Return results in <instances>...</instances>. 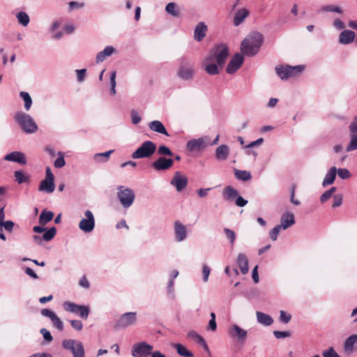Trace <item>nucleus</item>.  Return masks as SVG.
Listing matches in <instances>:
<instances>
[{
    "label": "nucleus",
    "instance_id": "64",
    "mask_svg": "<svg viewBox=\"0 0 357 357\" xmlns=\"http://www.w3.org/2000/svg\"><path fill=\"white\" fill-rule=\"evenodd\" d=\"M40 333L43 335L44 339L48 342L52 341L53 337L49 331L45 328H42L40 331Z\"/></svg>",
    "mask_w": 357,
    "mask_h": 357
},
{
    "label": "nucleus",
    "instance_id": "14",
    "mask_svg": "<svg viewBox=\"0 0 357 357\" xmlns=\"http://www.w3.org/2000/svg\"><path fill=\"white\" fill-rule=\"evenodd\" d=\"M208 140L206 136L189 140L186 143V149L190 152L201 151L207 147Z\"/></svg>",
    "mask_w": 357,
    "mask_h": 357
},
{
    "label": "nucleus",
    "instance_id": "32",
    "mask_svg": "<svg viewBox=\"0 0 357 357\" xmlns=\"http://www.w3.org/2000/svg\"><path fill=\"white\" fill-rule=\"evenodd\" d=\"M336 178V167H332L329 169V170L326 174L323 181L322 186L326 187L329 185H331L334 183Z\"/></svg>",
    "mask_w": 357,
    "mask_h": 357
},
{
    "label": "nucleus",
    "instance_id": "58",
    "mask_svg": "<svg viewBox=\"0 0 357 357\" xmlns=\"http://www.w3.org/2000/svg\"><path fill=\"white\" fill-rule=\"evenodd\" d=\"M77 75V79L79 82H82L85 79L86 69H78L75 70Z\"/></svg>",
    "mask_w": 357,
    "mask_h": 357
},
{
    "label": "nucleus",
    "instance_id": "50",
    "mask_svg": "<svg viewBox=\"0 0 357 357\" xmlns=\"http://www.w3.org/2000/svg\"><path fill=\"white\" fill-rule=\"evenodd\" d=\"M224 232L227 238L229 241L230 243L234 244L236 238L235 232L229 228H225Z\"/></svg>",
    "mask_w": 357,
    "mask_h": 357
},
{
    "label": "nucleus",
    "instance_id": "3",
    "mask_svg": "<svg viewBox=\"0 0 357 357\" xmlns=\"http://www.w3.org/2000/svg\"><path fill=\"white\" fill-rule=\"evenodd\" d=\"M305 69V66L298 65L291 66L289 65H280L275 67L277 75L282 80L295 77L300 75Z\"/></svg>",
    "mask_w": 357,
    "mask_h": 357
},
{
    "label": "nucleus",
    "instance_id": "35",
    "mask_svg": "<svg viewBox=\"0 0 357 357\" xmlns=\"http://www.w3.org/2000/svg\"><path fill=\"white\" fill-rule=\"evenodd\" d=\"M224 198L229 202H231L236 199L238 195V191L231 185H227L225 188L222 192Z\"/></svg>",
    "mask_w": 357,
    "mask_h": 357
},
{
    "label": "nucleus",
    "instance_id": "51",
    "mask_svg": "<svg viewBox=\"0 0 357 357\" xmlns=\"http://www.w3.org/2000/svg\"><path fill=\"white\" fill-rule=\"evenodd\" d=\"M211 319L209 320L207 329L211 331H215L217 329V324L215 321V314L211 312L210 314Z\"/></svg>",
    "mask_w": 357,
    "mask_h": 357
},
{
    "label": "nucleus",
    "instance_id": "55",
    "mask_svg": "<svg viewBox=\"0 0 357 357\" xmlns=\"http://www.w3.org/2000/svg\"><path fill=\"white\" fill-rule=\"evenodd\" d=\"M167 293L169 297H174V280H169L167 287Z\"/></svg>",
    "mask_w": 357,
    "mask_h": 357
},
{
    "label": "nucleus",
    "instance_id": "13",
    "mask_svg": "<svg viewBox=\"0 0 357 357\" xmlns=\"http://www.w3.org/2000/svg\"><path fill=\"white\" fill-rule=\"evenodd\" d=\"M153 347L146 342H140L132 345L131 353L133 357H148L151 354Z\"/></svg>",
    "mask_w": 357,
    "mask_h": 357
},
{
    "label": "nucleus",
    "instance_id": "49",
    "mask_svg": "<svg viewBox=\"0 0 357 357\" xmlns=\"http://www.w3.org/2000/svg\"><path fill=\"white\" fill-rule=\"evenodd\" d=\"M279 319L283 324H288L291 319V314L284 310H280Z\"/></svg>",
    "mask_w": 357,
    "mask_h": 357
},
{
    "label": "nucleus",
    "instance_id": "60",
    "mask_svg": "<svg viewBox=\"0 0 357 357\" xmlns=\"http://www.w3.org/2000/svg\"><path fill=\"white\" fill-rule=\"evenodd\" d=\"M69 10H77L84 6V3L82 2L70 1L69 3Z\"/></svg>",
    "mask_w": 357,
    "mask_h": 357
},
{
    "label": "nucleus",
    "instance_id": "30",
    "mask_svg": "<svg viewBox=\"0 0 357 357\" xmlns=\"http://www.w3.org/2000/svg\"><path fill=\"white\" fill-rule=\"evenodd\" d=\"M249 15V11L248 9L243 8L241 9H238L234 17L233 23L235 26H238L240 24H241L244 20L248 17Z\"/></svg>",
    "mask_w": 357,
    "mask_h": 357
},
{
    "label": "nucleus",
    "instance_id": "34",
    "mask_svg": "<svg viewBox=\"0 0 357 357\" xmlns=\"http://www.w3.org/2000/svg\"><path fill=\"white\" fill-rule=\"evenodd\" d=\"M256 317L258 323L263 326H269L273 323V319L268 314L257 311Z\"/></svg>",
    "mask_w": 357,
    "mask_h": 357
},
{
    "label": "nucleus",
    "instance_id": "59",
    "mask_svg": "<svg viewBox=\"0 0 357 357\" xmlns=\"http://www.w3.org/2000/svg\"><path fill=\"white\" fill-rule=\"evenodd\" d=\"M273 335L277 339H282L290 337L291 333L289 331H275Z\"/></svg>",
    "mask_w": 357,
    "mask_h": 357
},
{
    "label": "nucleus",
    "instance_id": "33",
    "mask_svg": "<svg viewBox=\"0 0 357 357\" xmlns=\"http://www.w3.org/2000/svg\"><path fill=\"white\" fill-rule=\"evenodd\" d=\"M38 190L40 191L45 192L47 193H52L55 190L54 180H43L39 185Z\"/></svg>",
    "mask_w": 357,
    "mask_h": 357
},
{
    "label": "nucleus",
    "instance_id": "21",
    "mask_svg": "<svg viewBox=\"0 0 357 357\" xmlns=\"http://www.w3.org/2000/svg\"><path fill=\"white\" fill-rule=\"evenodd\" d=\"M343 349L345 354L348 355H351L357 350V334H353L345 340Z\"/></svg>",
    "mask_w": 357,
    "mask_h": 357
},
{
    "label": "nucleus",
    "instance_id": "5",
    "mask_svg": "<svg viewBox=\"0 0 357 357\" xmlns=\"http://www.w3.org/2000/svg\"><path fill=\"white\" fill-rule=\"evenodd\" d=\"M117 198L124 208L130 207L135 199V194L132 189L124 188L123 185L117 187Z\"/></svg>",
    "mask_w": 357,
    "mask_h": 357
},
{
    "label": "nucleus",
    "instance_id": "25",
    "mask_svg": "<svg viewBox=\"0 0 357 357\" xmlns=\"http://www.w3.org/2000/svg\"><path fill=\"white\" fill-rule=\"evenodd\" d=\"M208 31L207 26L204 22H199L194 30V39L198 42L202 41L206 36Z\"/></svg>",
    "mask_w": 357,
    "mask_h": 357
},
{
    "label": "nucleus",
    "instance_id": "46",
    "mask_svg": "<svg viewBox=\"0 0 357 357\" xmlns=\"http://www.w3.org/2000/svg\"><path fill=\"white\" fill-rule=\"evenodd\" d=\"M158 154L160 155L172 156L173 155V152L167 146L160 145L158 148Z\"/></svg>",
    "mask_w": 357,
    "mask_h": 357
},
{
    "label": "nucleus",
    "instance_id": "23",
    "mask_svg": "<svg viewBox=\"0 0 357 357\" xmlns=\"http://www.w3.org/2000/svg\"><path fill=\"white\" fill-rule=\"evenodd\" d=\"M213 56H208L203 62V66L206 73L211 75L219 73L218 66L215 64Z\"/></svg>",
    "mask_w": 357,
    "mask_h": 357
},
{
    "label": "nucleus",
    "instance_id": "20",
    "mask_svg": "<svg viewBox=\"0 0 357 357\" xmlns=\"http://www.w3.org/2000/svg\"><path fill=\"white\" fill-rule=\"evenodd\" d=\"M3 159L6 161L17 162L22 165H24L27 162L26 155L21 151H17L6 154Z\"/></svg>",
    "mask_w": 357,
    "mask_h": 357
},
{
    "label": "nucleus",
    "instance_id": "61",
    "mask_svg": "<svg viewBox=\"0 0 357 357\" xmlns=\"http://www.w3.org/2000/svg\"><path fill=\"white\" fill-rule=\"evenodd\" d=\"M211 273V268L206 264L203 265L202 267V275H203V281L206 282L208 280V277Z\"/></svg>",
    "mask_w": 357,
    "mask_h": 357
},
{
    "label": "nucleus",
    "instance_id": "1",
    "mask_svg": "<svg viewBox=\"0 0 357 357\" xmlns=\"http://www.w3.org/2000/svg\"><path fill=\"white\" fill-rule=\"evenodd\" d=\"M263 35L257 31L251 32L241 44V54L247 56L256 55L263 43Z\"/></svg>",
    "mask_w": 357,
    "mask_h": 357
},
{
    "label": "nucleus",
    "instance_id": "2",
    "mask_svg": "<svg viewBox=\"0 0 357 357\" xmlns=\"http://www.w3.org/2000/svg\"><path fill=\"white\" fill-rule=\"evenodd\" d=\"M14 119L22 130L26 134H33L38 130V126L35 120L26 113L17 112Z\"/></svg>",
    "mask_w": 357,
    "mask_h": 357
},
{
    "label": "nucleus",
    "instance_id": "56",
    "mask_svg": "<svg viewBox=\"0 0 357 357\" xmlns=\"http://www.w3.org/2000/svg\"><path fill=\"white\" fill-rule=\"evenodd\" d=\"M281 230H282V229L278 225H276L269 232V236H270L271 239L272 241H276L277 238H278V234H279V233L280 232Z\"/></svg>",
    "mask_w": 357,
    "mask_h": 357
},
{
    "label": "nucleus",
    "instance_id": "38",
    "mask_svg": "<svg viewBox=\"0 0 357 357\" xmlns=\"http://www.w3.org/2000/svg\"><path fill=\"white\" fill-rule=\"evenodd\" d=\"M172 347L175 348L176 349L177 353L182 356L185 357H192L193 354L188 351L183 345L179 343H172L171 344Z\"/></svg>",
    "mask_w": 357,
    "mask_h": 357
},
{
    "label": "nucleus",
    "instance_id": "28",
    "mask_svg": "<svg viewBox=\"0 0 357 357\" xmlns=\"http://www.w3.org/2000/svg\"><path fill=\"white\" fill-rule=\"evenodd\" d=\"M229 148L226 144H222L218 146L215 151V156L216 160L219 161H225L227 160L229 155Z\"/></svg>",
    "mask_w": 357,
    "mask_h": 357
},
{
    "label": "nucleus",
    "instance_id": "39",
    "mask_svg": "<svg viewBox=\"0 0 357 357\" xmlns=\"http://www.w3.org/2000/svg\"><path fill=\"white\" fill-rule=\"evenodd\" d=\"M54 218V213L52 211H47L46 210L42 211L39 216V222L42 225H46L50 222Z\"/></svg>",
    "mask_w": 357,
    "mask_h": 357
},
{
    "label": "nucleus",
    "instance_id": "53",
    "mask_svg": "<svg viewBox=\"0 0 357 357\" xmlns=\"http://www.w3.org/2000/svg\"><path fill=\"white\" fill-rule=\"evenodd\" d=\"M322 356L324 357H340L338 354L335 351L333 347H329L328 349L322 351Z\"/></svg>",
    "mask_w": 357,
    "mask_h": 357
},
{
    "label": "nucleus",
    "instance_id": "15",
    "mask_svg": "<svg viewBox=\"0 0 357 357\" xmlns=\"http://www.w3.org/2000/svg\"><path fill=\"white\" fill-rule=\"evenodd\" d=\"M188 178L181 172H176L170 181V184L176 188L178 192L183 190L188 185Z\"/></svg>",
    "mask_w": 357,
    "mask_h": 357
},
{
    "label": "nucleus",
    "instance_id": "11",
    "mask_svg": "<svg viewBox=\"0 0 357 357\" xmlns=\"http://www.w3.org/2000/svg\"><path fill=\"white\" fill-rule=\"evenodd\" d=\"M208 56H213V60L216 61L220 68H222L229 56V49L224 45L220 44L215 47Z\"/></svg>",
    "mask_w": 357,
    "mask_h": 357
},
{
    "label": "nucleus",
    "instance_id": "9",
    "mask_svg": "<svg viewBox=\"0 0 357 357\" xmlns=\"http://www.w3.org/2000/svg\"><path fill=\"white\" fill-rule=\"evenodd\" d=\"M62 347L63 349L70 351L73 357H84V345L77 340H63L62 341Z\"/></svg>",
    "mask_w": 357,
    "mask_h": 357
},
{
    "label": "nucleus",
    "instance_id": "48",
    "mask_svg": "<svg viewBox=\"0 0 357 357\" xmlns=\"http://www.w3.org/2000/svg\"><path fill=\"white\" fill-rule=\"evenodd\" d=\"M336 174L342 179H347L351 176L350 172L346 168L336 169Z\"/></svg>",
    "mask_w": 357,
    "mask_h": 357
},
{
    "label": "nucleus",
    "instance_id": "44",
    "mask_svg": "<svg viewBox=\"0 0 357 357\" xmlns=\"http://www.w3.org/2000/svg\"><path fill=\"white\" fill-rule=\"evenodd\" d=\"M58 158L54 162V166L55 168H62L66 165V161L64 159V153L59 151Z\"/></svg>",
    "mask_w": 357,
    "mask_h": 357
},
{
    "label": "nucleus",
    "instance_id": "4",
    "mask_svg": "<svg viewBox=\"0 0 357 357\" xmlns=\"http://www.w3.org/2000/svg\"><path fill=\"white\" fill-rule=\"evenodd\" d=\"M179 66L177 70V76L182 80L188 81L193 78L195 68L193 62L187 58H181L178 60Z\"/></svg>",
    "mask_w": 357,
    "mask_h": 357
},
{
    "label": "nucleus",
    "instance_id": "52",
    "mask_svg": "<svg viewBox=\"0 0 357 357\" xmlns=\"http://www.w3.org/2000/svg\"><path fill=\"white\" fill-rule=\"evenodd\" d=\"M350 135H357V115L355 116L349 126Z\"/></svg>",
    "mask_w": 357,
    "mask_h": 357
},
{
    "label": "nucleus",
    "instance_id": "17",
    "mask_svg": "<svg viewBox=\"0 0 357 357\" xmlns=\"http://www.w3.org/2000/svg\"><path fill=\"white\" fill-rule=\"evenodd\" d=\"M174 239L178 243L184 241L188 237L187 228L179 220H176L174 223Z\"/></svg>",
    "mask_w": 357,
    "mask_h": 357
},
{
    "label": "nucleus",
    "instance_id": "10",
    "mask_svg": "<svg viewBox=\"0 0 357 357\" xmlns=\"http://www.w3.org/2000/svg\"><path fill=\"white\" fill-rule=\"evenodd\" d=\"M229 337L241 344H243L248 339V331L236 324H231L227 329Z\"/></svg>",
    "mask_w": 357,
    "mask_h": 357
},
{
    "label": "nucleus",
    "instance_id": "42",
    "mask_svg": "<svg viewBox=\"0 0 357 357\" xmlns=\"http://www.w3.org/2000/svg\"><path fill=\"white\" fill-rule=\"evenodd\" d=\"M16 17L17 19L18 22L23 26H26L30 22L29 15L23 11L17 13L16 15Z\"/></svg>",
    "mask_w": 357,
    "mask_h": 357
},
{
    "label": "nucleus",
    "instance_id": "47",
    "mask_svg": "<svg viewBox=\"0 0 357 357\" xmlns=\"http://www.w3.org/2000/svg\"><path fill=\"white\" fill-rule=\"evenodd\" d=\"M321 10L325 12L337 13L339 14L342 13V10L339 6L334 5L324 6L321 8Z\"/></svg>",
    "mask_w": 357,
    "mask_h": 357
},
{
    "label": "nucleus",
    "instance_id": "7",
    "mask_svg": "<svg viewBox=\"0 0 357 357\" xmlns=\"http://www.w3.org/2000/svg\"><path fill=\"white\" fill-rule=\"evenodd\" d=\"M137 322V313L136 312H127L122 314L115 321L116 329H126L135 325Z\"/></svg>",
    "mask_w": 357,
    "mask_h": 357
},
{
    "label": "nucleus",
    "instance_id": "40",
    "mask_svg": "<svg viewBox=\"0 0 357 357\" xmlns=\"http://www.w3.org/2000/svg\"><path fill=\"white\" fill-rule=\"evenodd\" d=\"M234 175L237 179L243 181H247L252 178L250 172L246 170L236 169L234 171Z\"/></svg>",
    "mask_w": 357,
    "mask_h": 357
},
{
    "label": "nucleus",
    "instance_id": "18",
    "mask_svg": "<svg viewBox=\"0 0 357 357\" xmlns=\"http://www.w3.org/2000/svg\"><path fill=\"white\" fill-rule=\"evenodd\" d=\"M43 317H48L54 327H56L59 331L63 330V323L61 319L51 310L43 309L40 312Z\"/></svg>",
    "mask_w": 357,
    "mask_h": 357
},
{
    "label": "nucleus",
    "instance_id": "27",
    "mask_svg": "<svg viewBox=\"0 0 357 357\" xmlns=\"http://www.w3.org/2000/svg\"><path fill=\"white\" fill-rule=\"evenodd\" d=\"M149 128L151 130L155 132L164 135L166 137L169 136V134L168 133L163 123L158 120H154L149 122Z\"/></svg>",
    "mask_w": 357,
    "mask_h": 357
},
{
    "label": "nucleus",
    "instance_id": "41",
    "mask_svg": "<svg viewBox=\"0 0 357 357\" xmlns=\"http://www.w3.org/2000/svg\"><path fill=\"white\" fill-rule=\"evenodd\" d=\"M20 96L22 98L24 102V109L26 111H29L32 105V98L29 93L26 91H21L20 93Z\"/></svg>",
    "mask_w": 357,
    "mask_h": 357
},
{
    "label": "nucleus",
    "instance_id": "16",
    "mask_svg": "<svg viewBox=\"0 0 357 357\" xmlns=\"http://www.w3.org/2000/svg\"><path fill=\"white\" fill-rule=\"evenodd\" d=\"M243 55L241 53H236L229 61L226 72L228 74H233L237 71L243 63Z\"/></svg>",
    "mask_w": 357,
    "mask_h": 357
},
{
    "label": "nucleus",
    "instance_id": "31",
    "mask_svg": "<svg viewBox=\"0 0 357 357\" xmlns=\"http://www.w3.org/2000/svg\"><path fill=\"white\" fill-rule=\"evenodd\" d=\"M236 263L241 270L242 274L245 275L248 272V259L247 257L243 254L240 253L238 255Z\"/></svg>",
    "mask_w": 357,
    "mask_h": 357
},
{
    "label": "nucleus",
    "instance_id": "57",
    "mask_svg": "<svg viewBox=\"0 0 357 357\" xmlns=\"http://www.w3.org/2000/svg\"><path fill=\"white\" fill-rule=\"evenodd\" d=\"M333 203L332 204V208H337L340 206L342 204V195H335L333 197Z\"/></svg>",
    "mask_w": 357,
    "mask_h": 357
},
{
    "label": "nucleus",
    "instance_id": "43",
    "mask_svg": "<svg viewBox=\"0 0 357 357\" xmlns=\"http://www.w3.org/2000/svg\"><path fill=\"white\" fill-rule=\"evenodd\" d=\"M357 150V135H350V140L347 145V152H351Z\"/></svg>",
    "mask_w": 357,
    "mask_h": 357
},
{
    "label": "nucleus",
    "instance_id": "54",
    "mask_svg": "<svg viewBox=\"0 0 357 357\" xmlns=\"http://www.w3.org/2000/svg\"><path fill=\"white\" fill-rule=\"evenodd\" d=\"M14 225V222L11 220H7L0 222V227H3L8 232L13 231Z\"/></svg>",
    "mask_w": 357,
    "mask_h": 357
},
{
    "label": "nucleus",
    "instance_id": "36",
    "mask_svg": "<svg viewBox=\"0 0 357 357\" xmlns=\"http://www.w3.org/2000/svg\"><path fill=\"white\" fill-rule=\"evenodd\" d=\"M114 152V150H109L104 153H97L93 155V160L96 163H105L109 159L111 154Z\"/></svg>",
    "mask_w": 357,
    "mask_h": 357
},
{
    "label": "nucleus",
    "instance_id": "6",
    "mask_svg": "<svg viewBox=\"0 0 357 357\" xmlns=\"http://www.w3.org/2000/svg\"><path fill=\"white\" fill-rule=\"evenodd\" d=\"M157 146L152 141H145L131 155L133 159L151 157L156 151Z\"/></svg>",
    "mask_w": 357,
    "mask_h": 357
},
{
    "label": "nucleus",
    "instance_id": "19",
    "mask_svg": "<svg viewBox=\"0 0 357 357\" xmlns=\"http://www.w3.org/2000/svg\"><path fill=\"white\" fill-rule=\"evenodd\" d=\"M174 160L171 158L160 157L153 164V168L156 171H163L171 168L173 166Z\"/></svg>",
    "mask_w": 357,
    "mask_h": 357
},
{
    "label": "nucleus",
    "instance_id": "62",
    "mask_svg": "<svg viewBox=\"0 0 357 357\" xmlns=\"http://www.w3.org/2000/svg\"><path fill=\"white\" fill-rule=\"evenodd\" d=\"M131 118L132 123L135 125L139 123L142 121L141 116H139L138 112L135 109H132L131 111Z\"/></svg>",
    "mask_w": 357,
    "mask_h": 357
},
{
    "label": "nucleus",
    "instance_id": "22",
    "mask_svg": "<svg viewBox=\"0 0 357 357\" xmlns=\"http://www.w3.org/2000/svg\"><path fill=\"white\" fill-rule=\"evenodd\" d=\"M295 224L294 215L291 212L283 213L280 218V224L278 225L282 229L285 230Z\"/></svg>",
    "mask_w": 357,
    "mask_h": 357
},
{
    "label": "nucleus",
    "instance_id": "37",
    "mask_svg": "<svg viewBox=\"0 0 357 357\" xmlns=\"http://www.w3.org/2000/svg\"><path fill=\"white\" fill-rule=\"evenodd\" d=\"M15 181L18 184L29 183L30 181V176L25 173L23 170H17L14 172Z\"/></svg>",
    "mask_w": 357,
    "mask_h": 357
},
{
    "label": "nucleus",
    "instance_id": "8",
    "mask_svg": "<svg viewBox=\"0 0 357 357\" xmlns=\"http://www.w3.org/2000/svg\"><path fill=\"white\" fill-rule=\"evenodd\" d=\"M63 307L66 312L77 314L83 319H87L90 313L89 306L78 305L70 301H64Z\"/></svg>",
    "mask_w": 357,
    "mask_h": 357
},
{
    "label": "nucleus",
    "instance_id": "63",
    "mask_svg": "<svg viewBox=\"0 0 357 357\" xmlns=\"http://www.w3.org/2000/svg\"><path fill=\"white\" fill-rule=\"evenodd\" d=\"M71 326L76 331H81L83 328V324L80 320L75 319L70 321Z\"/></svg>",
    "mask_w": 357,
    "mask_h": 357
},
{
    "label": "nucleus",
    "instance_id": "26",
    "mask_svg": "<svg viewBox=\"0 0 357 357\" xmlns=\"http://www.w3.org/2000/svg\"><path fill=\"white\" fill-rule=\"evenodd\" d=\"M114 52H116V49L113 46H106L103 50L97 54L96 56V62L97 63L103 62L107 57L111 56Z\"/></svg>",
    "mask_w": 357,
    "mask_h": 357
},
{
    "label": "nucleus",
    "instance_id": "24",
    "mask_svg": "<svg viewBox=\"0 0 357 357\" xmlns=\"http://www.w3.org/2000/svg\"><path fill=\"white\" fill-rule=\"evenodd\" d=\"M56 234V229L54 227H52L48 229H46L42 237L36 235L33 236V239L35 243L40 244L42 241L47 242L51 241L55 236Z\"/></svg>",
    "mask_w": 357,
    "mask_h": 357
},
{
    "label": "nucleus",
    "instance_id": "45",
    "mask_svg": "<svg viewBox=\"0 0 357 357\" xmlns=\"http://www.w3.org/2000/svg\"><path fill=\"white\" fill-rule=\"evenodd\" d=\"M176 3L173 2L168 3L165 6V10L167 13L172 15L174 17L178 15V11L176 9Z\"/></svg>",
    "mask_w": 357,
    "mask_h": 357
},
{
    "label": "nucleus",
    "instance_id": "29",
    "mask_svg": "<svg viewBox=\"0 0 357 357\" xmlns=\"http://www.w3.org/2000/svg\"><path fill=\"white\" fill-rule=\"evenodd\" d=\"M356 34L351 30H344L339 36V43L342 45H348L351 43L355 39Z\"/></svg>",
    "mask_w": 357,
    "mask_h": 357
},
{
    "label": "nucleus",
    "instance_id": "12",
    "mask_svg": "<svg viewBox=\"0 0 357 357\" xmlns=\"http://www.w3.org/2000/svg\"><path fill=\"white\" fill-rule=\"evenodd\" d=\"M84 217L79 222V229L87 234L93 231L96 225L95 217L92 211L86 210L84 212Z\"/></svg>",
    "mask_w": 357,
    "mask_h": 357
}]
</instances>
